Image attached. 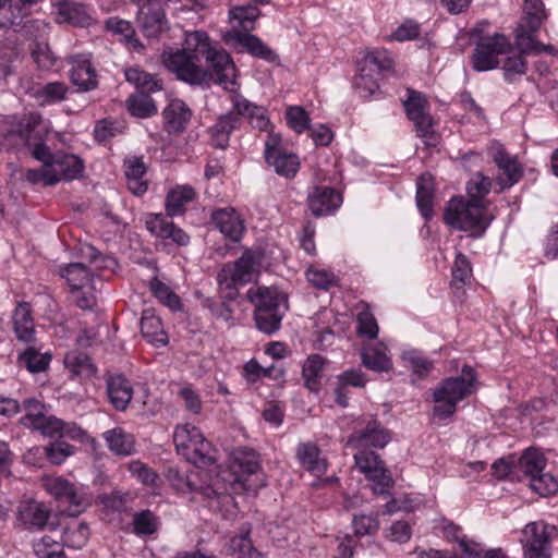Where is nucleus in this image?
<instances>
[{"instance_id": "obj_29", "label": "nucleus", "mask_w": 558, "mask_h": 558, "mask_svg": "<svg viewBox=\"0 0 558 558\" xmlns=\"http://www.w3.org/2000/svg\"><path fill=\"white\" fill-rule=\"evenodd\" d=\"M191 116V110L182 100H172L163 110L167 131L169 133L182 132L189 123Z\"/></svg>"}, {"instance_id": "obj_28", "label": "nucleus", "mask_w": 558, "mask_h": 558, "mask_svg": "<svg viewBox=\"0 0 558 558\" xmlns=\"http://www.w3.org/2000/svg\"><path fill=\"white\" fill-rule=\"evenodd\" d=\"M141 332L149 343L156 344L157 347L166 345L168 342V336L163 330L161 320L151 308L143 311Z\"/></svg>"}, {"instance_id": "obj_27", "label": "nucleus", "mask_w": 558, "mask_h": 558, "mask_svg": "<svg viewBox=\"0 0 558 558\" xmlns=\"http://www.w3.org/2000/svg\"><path fill=\"white\" fill-rule=\"evenodd\" d=\"M296 457L308 472L319 477L327 470V461L320 456L319 448L312 442L300 444L296 449Z\"/></svg>"}, {"instance_id": "obj_6", "label": "nucleus", "mask_w": 558, "mask_h": 558, "mask_svg": "<svg viewBox=\"0 0 558 558\" xmlns=\"http://www.w3.org/2000/svg\"><path fill=\"white\" fill-rule=\"evenodd\" d=\"M83 256L89 262L92 266L90 269L83 263H71L60 270L61 276L69 283L71 291L90 288L95 271L109 268L116 264V260L112 257L104 256L99 251L90 245L83 248Z\"/></svg>"}, {"instance_id": "obj_46", "label": "nucleus", "mask_w": 558, "mask_h": 558, "mask_svg": "<svg viewBox=\"0 0 558 558\" xmlns=\"http://www.w3.org/2000/svg\"><path fill=\"white\" fill-rule=\"evenodd\" d=\"M270 166H272L276 172L286 178H292L299 170V158L294 154H287L284 151L278 153L266 160Z\"/></svg>"}, {"instance_id": "obj_34", "label": "nucleus", "mask_w": 558, "mask_h": 558, "mask_svg": "<svg viewBox=\"0 0 558 558\" xmlns=\"http://www.w3.org/2000/svg\"><path fill=\"white\" fill-rule=\"evenodd\" d=\"M89 538V526L86 522L71 520L62 530L61 545L74 549L82 548Z\"/></svg>"}, {"instance_id": "obj_41", "label": "nucleus", "mask_w": 558, "mask_h": 558, "mask_svg": "<svg viewBox=\"0 0 558 558\" xmlns=\"http://www.w3.org/2000/svg\"><path fill=\"white\" fill-rule=\"evenodd\" d=\"M416 204L425 219L433 217L434 189L429 175H421L417 179Z\"/></svg>"}, {"instance_id": "obj_60", "label": "nucleus", "mask_w": 558, "mask_h": 558, "mask_svg": "<svg viewBox=\"0 0 558 558\" xmlns=\"http://www.w3.org/2000/svg\"><path fill=\"white\" fill-rule=\"evenodd\" d=\"M492 474L499 481L505 480L506 477L520 480L519 472L517 470V459L513 457H507L496 460L492 464Z\"/></svg>"}, {"instance_id": "obj_39", "label": "nucleus", "mask_w": 558, "mask_h": 558, "mask_svg": "<svg viewBox=\"0 0 558 558\" xmlns=\"http://www.w3.org/2000/svg\"><path fill=\"white\" fill-rule=\"evenodd\" d=\"M326 364V359L319 354H311L304 362L302 377L305 387L311 391H318L320 387V377Z\"/></svg>"}, {"instance_id": "obj_5", "label": "nucleus", "mask_w": 558, "mask_h": 558, "mask_svg": "<svg viewBox=\"0 0 558 558\" xmlns=\"http://www.w3.org/2000/svg\"><path fill=\"white\" fill-rule=\"evenodd\" d=\"M259 258L246 251L233 264H226L217 275V282L222 298L234 300L238 295L236 284L247 283L257 271Z\"/></svg>"}, {"instance_id": "obj_26", "label": "nucleus", "mask_w": 558, "mask_h": 558, "mask_svg": "<svg viewBox=\"0 0 558 558\" xmlns=\"http://www.w3.org/2000/svg\"><path fill=\"white\" fill-rule=\"evenodd\" d=\"M248 300L257 308V300L264 303V307L270 311H287L288 300L284 293L274 287H252L247 291Z\"/></svg>"}, {"instance_id": "obj_9", "label": "nucleus", "mask_w": 558, "mask_h": 558, "mask_svg": "<svg viewBox=\"0 0 558 558\" xmlns=\"http://www.w3.org/2000/svg\"><path fill=\"white\" fill-rule=\"evenodd\" d=\"M38 123V118L31 116L26 126L29 128ZM20 137L25 142L27 147L31 149L32 156L40 161L43 165L39 169H27L24 173V178L31 184L43 183L45 186H52L58 183V178L47 168L48 158V146L41 142H32V131L19 130Z\"/></svg>"}, {"instance_id": "obj_35", "label": "nucleus", "mask_w": 558, "mask_h": 558, "mask_svg": "<svg viewBox=\"0 0 558 558\" xmlns=\"http://www.w3.org/2000/svg\"><path fill=\"white\" fill-rule=\"evenodd\" d=\"M41 349L36 341L35 344H27V348L19 356L20 363L31 373L44 372L50 364L51 355L48 352H41Z\"/></svg>"}, {"instance_id": "obj_61", "label": "nucleus", "mask_w": 558, "mask_h": 558, "mask_svg": "<svg viewBox=\"0 0 558 558\" xmlns=\"http://www.w3.org/2000/svg\"><path fill=\"white\" fill-rule=\"evenodd\" d=\"M234 463L239 466V469L246 474H256L259 469V457L257 452L252 449H242L239 450Z\"/></svg>"}, {"instance_id": "obj_58", "label": "nucleus", "mask_w": 558, "mask_h": 558, "mask_svg": "<svg viewBox=\"0 0 558 558\" xmlns=\"http://www.w3.org/2000/svg\"><path fill=\"white\" fill-rule=\"evenodd\" d=\"M354 462L357 470L364 475H368L369 472L384 464V461L374 451L361 448L354 454Z\"/></svg>"}, {"instance_id": "obj_55", "label": "nucleus", "mask_w": 558, "mask_h": 558, "mask_svg": "<svg viewBox=\"0 0 558 558\" xmlns=\"http://www.w3.org/2000/svg\"><path fill=\"white\" fill-rule=\"evenodd\" d=\"M372 73L366 66H361L360 74L354 77L353 85L362 97H371L379 89L377 80L374 78Z\"/></svg>"}, {"instance_id": "obj_38", "label": "nucleus", "mask_w": 558, "mask_h": 558, "mask_svg": "<svg viewBox=\"0 0 558 558\" xmlns=\"http://www.w3.org/2000/svg\"><path fill=\"white\" fill-rule=\"evenodd\" d=\"M257 308L254 310V318L256 327L259 331L271 335L280 328V324L286 311H270L264 307V303L259 300Z\"/></svg>"}, {"instance_id": "obj_45", "label": "nucleus", "mask_w": 558, "mask_h": 558, "mask_svg": "<svg viewBox=\"0 0 558 558\" xmlns=\"http://www.w3.org/2000/svg\"><path fill=\"white\" fill-rule=\"evenodd\" d=\"M260 11L255 5H235L230 9L229 16L231 21L238 22L241 32L254 29V23L259 17Z\"/></svg>"}, {"instance_id": "obj_32", "label": "nucleus", "mask_w": 558, "mask_h": 558, "mask_svg": "<svg viewBox=\"0 0 558 558\" xmlns=\"http://www.w3.org/2000/svg\"><path fill=\"white\" fill-rule=\"evenodd\" d=\"M125 178L129 190L134 195H142L147 191V181L144 180L146 166L141 157L125 159Z\"/></svg>"}, {"instance_id": "obj_62", "label": "nucleus", "mask_w": 558, "mask_h": 558, "mask_svg": "<svg viewBox=\"0 0 558 558\" xmlns=\"http://www.w3.org/2000/svg\"><path fill=\"white\" fill-rule=\"evenodd\" d=\"M288 125L296 133H302L310 128V117L300 106L289 107L286 111Z\"/></svg>"}, {"instance_id": "obj_19", "label": "nucleus", "mask_w": 558, "mask_h": 558, "mask_svg": "<svg viewBox=\"0 0 558 558\" xmlns=\"http://www.w3.org/2000/svg\"><path fill=\"white\" fill-rule=\"evenodd\" d=\"M474 390L473 376L470 377H450L442 381L441 386L434 392V401L441 403L444 400H448L453 403H458L466 396L471 395Z\"/></svg>"}, {"instance_id": "obj_14", "label": "nucleus", "mask_w": 558, "mask_h": 558, "mask_svg": "<svg viewBox=\"0 0 558 558\" xmlns=\"http://www.w3.org/2000/svg\"><path fill=\"white\" fill-rule=\"evenodd\" d=\"M408 118L414 123L416 134L427 138L433 135V119L428 113L426 96L417 90L408 88V98L403 101Z\"/></svg>"}, {"instance_id": "obj_53", "label": "nucleus", "mask_w": 558, "mask_h": 558, "mask_svg": "<svg viewBox=\"0 0 558 558\" xmlns=\"http://www.w3.org/2000/svg\"><path fill=\"white\" fill-rule=\"evenodd\" d=\"M62 7L60 13L70 24L80 27H85L90 24L92 16L87 13L83 4L70 3Z\"/></svg>"}, {"instance_id": "obj_59", "label": "nucleus", "mask_w": 558, "mask_h": 558, "mask_svg": "<svg viewBox=\"0 0 558 558\" xmlns=\"http://www.w3.org/2000/svg\"><path fill=\"white\" fill-rule=\"evenodd\" d=\"M307 281L315 288L327 290L336 284V276L332 271L311 266L306 270Z\"/></svg>"}, {"instance_id": "obj_8", "label": "nucleus", "mask_w": 558, "mask_h": 558, "mask_svg": "<svg viewBox=\"0 0 558 558\" xmlns=\"http://www.w3.org/2000/svg\"><path fill=\"white\" fill-rule=\"evenodd\" d=\"M173 442L177 451L189 462L206 464L210 461V444L197 427L190 424L177 426L173 433Z\"/></svg>"}, {"instance_id": "obj_43", "label": "nucleus", "mask_w": 558, "mask_h": 558, "mask_svg": "<svg viewBox=\"0 0 558 558\" xmlns=\"http://www.w3.org/2000/svg\"><path fill=\"white\" fill-rule=\"evenodd\" d=\"M69 90L64 82H49L35 90V98L41 105L57 104L66 98Z\"/></svg>"}, {"instance_id": "obj_37", "label": "nucleus", "mask_w": 558, "mask_h": 558, "mask_svg": "<svg viewBox=\"0 0 558 558\" xmlns=\"http://www.w3.org/2000/svg\"><path fill=\"white\" fill-rule=\"evenodd\" d=\"M109 449L118 456H130L134 452V438L123 428L116 427L104 433Z\"/></svg>"}, {"instance_id": "obj_22", "label": "nucleus", "mask_w": 558, "mask_h": 558, "mask_svg": "<svg viewBox=\"0 0 558 558\" xmlns=\"http://www.w3.org/2000/svg\"><path fill=\"white\" fill-rule=\"evenodd\" d=\"M13 331L16 339L26 344H35L36 329L32 308L27 302H20L12 314Z\"/></svg>"}, {"instance_id": "obj_21", "label": "nucleus", "mask_w": 558, "mask_h": 558, "mask_svg": "<svg viewBox=\"0 0 558 558\" xmlns=\"http://www.w3.org/2000/svg\"><path fill=\"white\" fill-rule=\"evenodd\" d=\"M341 202V195L329 186H316L307 196L308 208L316 217L331 214Z\"/></svg>"}, {"instance_id": "obj_64", "label": "nucleus", "mask_w": 558, "mask_h": 558, "mask_svg": "<svg viewBox=\"0 0 558 558\" xmlns=\"http://www.w3.org/2000/svg\"><path fill=\"white\" fill-rule=\"evenodd\" d=\"M402 360L407 367L411 368L413 373L420 377L426 375L433 367V363L427 359L423 357L415 351L404 352Z\"/></svg>"}, {"instance_id": "obj_47", "label": "nucleus", "mask_w": 558, "mask_h": 558, "mask_svg": "<svg viewBox=\"0 0 558 558\" xmlns=\"http://www.w3.org/2000/svg\"><path fill=\"white\" fill-rule=\"evenodd\" d=\"M250 530H242L240 535L233 536L228 544V551L238 555L240 558H259L248 537Z\"/></svg>"}, {"instance_id": "obj_50", "label": "nucleus", "mask_w": 558, "mask_h": 558, "mask_svg": "<svg viewBox=\"0 0 558 558\" xmlns=\"http://www.w3.org/2000/svg\"><path fill=\"white\" fill-rule=\"evenodd\" d=\"M452 286L456 288H462L471 282L472 279V267L470 260L462 253L456 255V259L452 266Z\"/></svg>"}, {"instance_id": "obj_31", "label": "nucleus", "mask_w": 558, "mask_h": 558, "mask_svg": "<svg viewBox=\"0 0 558 558\" xmlns=\"http://www.w3.org/2000/svg\"><path fill=\"white\" fill-rule=\"evenodd\" d=\"M196 191L191 185H177L166 196L167 215L174 217L185 211V205L196 198Z\"/></svg>"}, {"instance_id": "obj_48", "label": "nucleus", "mask_w": 558, "mask_h": 558, "mask_svg": "<svg viewBox=\"0 0 558 558\" xmlns=\"http://www.w3.org/2000/svg\"><path fill=\"white\" fill-rule=\"evenodd\" d=\"M392 65L390 53L385 49H376L366 53L361 66H366L369 72L380 73L390 70Z\"/></svg>"}, {"instance_id": "obj_42", "label": "nucleus", "mask_w": 558, "mask_h": 558, "mask_svg": "<svg viewBox=\"0 0 558 558\" xmlns=\"http://www.w3.org/2000/svg\"><path fill=\"white\" fill-rule=\"evenodd\" d=\"M89 505V499L86 493L75 486L71 485V489H68L65 496L61 499L60 506L64 507L63 512L69 517H76L82 513Z\"/></svg>"}, {"instance_id": "obj_7", "label": "nucleus", "mask_w": 558, "mask_h": 558, "mask_svg": "<svg viewBox=\"0 0 558 558\" xmlns=\"http://www.w3.org/2000/svg\"><path fill=\"white\" fill-rule=\"evenodd\" d=\"M203 59L206 60L208 70L211 73L210 82L221 85L225 89L232 94L235 86L236 69L230 54L222 48L214 46L210 43L208 35L205 33L203 40Z\"/></svg>"}, {"instance_id": "obj_16", "label": "nucleus", "mask_w": 558, "mask_h": 558, "mask_svg": "<svg viewBox=\"0 0 558 558\" xmlns=\"http://www.w3.org/2000/svg\"><path fill=\"white\" fill-rule=\"evenodd\" d=\"M228 40L241 51H246L255 58L270 63L279 62V56L266 44L250 32L233 31L228 34Z\"/></svg>"}, {"instance_id": "obj_18", "label": "nucleus", "mask_w": 558, "mask_h": 558, "mask_svg": "<svg viewBox=\"0 0 558 558\" xmlns=\"http://www.w3.org/2000/svg\"><path fill=\"white\" fill-rule=\"evenodd\" d=\"M391 439L390 433L375 420L367 422L361 430H355L348 439L349 446L384 448Z\"/></svg>"}, {"instance_id": "obj_11", "label": "nucleus", "mask_w": 558, "mask_h": 558, "mask_svg": "<svg viewBox=\"0 0 558 558\" xmlns=\"http://www.w3.org/2000/svg\"><path fill=\"white\" fill-rule=\"evenodd\" d=\"M511 43L504 34H494L493 36L481 37L472 56V65L475 71H488L498 66L499 54L510 52Z\"/></svg>"}, {"instance_id": "obj_56", "label": "nucleus", "mask_w": 558, "mask_h": 558, "mask_svg": "<svg viewBox=\"0 0 558 558\" xmlns=\"http://www.w3.org/2000/svg\"><path fill=\"white\" fill-rule=\"evenodd\" d=\"M150 290L154 295L171 310H178L181 306L180 298L171 289L158 279L150 281Z\"/></svg>"}, {"instance_id": "obj_3", "label": "nucleus", "mask_w": 558, "mask_h": 558, "mask_svg": "<svg viewBox=\"0 0 558 558\" xmlns=\"http://www.w3.org/2000/svg\"><path fill=\"white\" fill-rule=\"evenodd\" d=\"M488 206L487 199L452 197L444 218L450 227L481 236L494 219V215L488 213Z\"/></svg>"}, {"instance_id": "obj_24", "label": "nucleus", "mask_w": 558, "mask_h": 558, "mask_svg": "<svg viewBox=\"0 0 558 558\" xmlns=\"http://www.w3.org/2000/svg\"><path fill=\"white\" fill-rule=\"evenodd\" d=\"M50 509L41 501L24 500L17 509V518L26 529L41 530L48 524Z\"/></svg>"}, {"instance_id": "obj_52", "label": "nucleus", "mask_w": 558, "mask_h": 558, "mask_svg": "<svg viewBox=\"0 0 558 558\" xmlns=\"http://www.w3.org/2000/svg\"><path fill=\"white\" fill-rule=\"evenodd\" d=\"M26 15L23 7L13 4L12 0H7L0 5V27L20 25Z\"/></svg>"}, {"instance_id": "obj_13", "label": "nucleus", "mask_w": 558, "mask_h": 558, "mask_svg": "<svg viewBox=\"0 0 558 558\" xmlns=\"http://www.w3.org/2000/svg\"><path fill=\"white\" fill-rule=\"evenodd\" d=\"M488 154L498 168L495 181L499 186V192L510 189L521 180L523 175L522 166L518 158L510 155L500 143L493 142L488 147Z\"/></svg>"}, {"instance_id": "obj_10", "label": "nucleus", "mask_w": 558, "mask_h": 558, "mask_svg": "<svg viewBox=\"0 0 558 558\" xmlns=\"http://www.w3.org/2000/svg\"><path fill=\"white\" fill-rule=\"evenodd\" d=\"M557 535L554 525L530 522L522 530L521 544L525 558H550V542Z\"/></svg>"}, {"instance_id": "obj_15", "label": "nucleus", "mask_w": 558, "mask_h": 558, "mask_svg": "<svg viewBox=\"0 0 558 558\" xmlns=\"http://www.w3.org/2000/svg\"><path fill=\"white\" fill-rule=\"evenodd\" d=\"M66 62L71 65L70 82L77 88V92L86 93L97 88L98 75L88 54H71L66 57Z\"/></svg>"}, {"instance_id": "obj_54", "label": "nucleus", "mask_w": 558, "mask_h": 558, "mask_svg": "<svg viewBox=\"0 0 558 558\" xmlns=\"http://www.w3.org/2000/svg\"><path fill=\"white\" fill-rule=\"evenodd\" d=\"M133 526L137 535H150L158 530L159 520L150 510H143L134 515Z\"/></svg>"}, {"instance_id": "obj_12", "label": "nucleus", "mask_w": 558, "mask_h": 558, "mask_svg": "<svg viewBox=\"0 0 558 558\" xmlns=\"http://www.w3.org/2000/svg\"><path fill=\"white\" fill-rule=\"evenodd\" d=\"M137 7L135 22L146 37L157 38L168 29V20L160 0H131Z\"/></svg>"}, {"instance_id": "obj_49", "label": "nucleus", "mask_w": 558, "mask_h": 558, "mask_svg": "<svg viewBox=\"0 0 558 558\" xmlns=\"http://www.w3.org/2000/svg\"><path fill=\"white\" fill-rule=\"evenodd\" d=\"M65 367L76 376L89 375L94 372L90 359L86 353L78 351L68 352L64 356Z\"/></svg>"}, {"instance_id": "obj_4", "label": "nucleus", "mask_w": 558, "mask_h": 558, "mask_svg": "<svg viewBox=\"0 0 558 558\" xmlns=\"http://www.w3.org/2000/svg\"><path fill=\"white\" fill-rule=\"evenodd\" d=\"M546 17L541 0L524 1L523 15L514 29V46L518 51L525 54L556 53L554 46L536 39V33Z\"/></svg>"}, {"instance_id": "obj_63", "label": "nucleus", "mask_w": 558, "mask_h": 558, "mask_svg": "<svg viewBox=\"0 0 558 558\" xmlns=\"http://www.w3.org/2000/svg\"><path fill=\"white\" fill-rule=\"evenodd\" d=\"M525 53L508 57L502 65L504 74L507 81H513L517 76L524 75L527 71V64L523 58Z\"/></svg>"}, {"instance_id": "obj_2", "label": "nucleus", "mask_w": 558, "mask_h": 558, "mask_svg": "<svg viewBox=\"0 0 558 558\" xmlns=\"http://www.w3.org/2000/svg\"><path fill=\"white\" fill-rule=\"evenodd\" d=\"M230 100L232 109L219 117L216 124L210 129L215 146L218 148L227 147L230 134L240 126L242 118L247 119L253 128L260 131H266L269 125L264 107L251 102L236 90H232Z\"/></svg>"}, {"instance_id": "obj_17", "label": "nucleus", "mask_w": 558, "mask_h": 558, "mask_svg": "<svg viewBox=\"0 0 558 558\" xmlns=\"http://www.w3.org/2000/svg\"><path fill=\"white\" fill-rule=\"evenodd\" d=\"M25 415L21 418L23 425L40 432L43 435L51 434L50 430L57 428L59 418L48 415L46 407L35 399H28L24 402Z\"/></svg>"}, {"instance_id": "obj_44", "label": "nucleus", "mask_w": 558, "mask_h": 558, "mask_svg": "<svg viewBox=\"0 0 558 558\" xmlns=\"http://www.w3.org/2000/svg\"><path fill=\"white\" fill-rule=\"evenodd\" d=\"M149 94L136 93L126 99V106L132 116L148 118L157 112V107Z\"/></svg>"}, {"instance_id": "obj_23", "label": "nucleus", "mask_w": 558, "mask_h": 558, "mask_svg": "<svg viewBox=\"0 0 558 558\" xmlns=\"http://www.w3.org/2000/svg\"><path fill=\"white\" fill-rule=\"evenodd\" d=\"M210 219L226 238L233 242L240 241L244 231V223L232 207L214 210Z\"/></svg>"}, {"instance_id": "obj_25", "label": "nucleus", "mask_w": 558, "mask_h": 558, "mask_svg": "<svg viewBox=\"0 0 558 558\" xmlns=\"http://www.w3.org/2000/svg\"><path fill=\"white\" fill-rule=\"evenodd\" d=\"M107 395L112 407L118 411L126 410L133 398L130 380L121 374L111 375L106 380Z\"/></svg>"}, {"instance_id": "obj_30", "label": "nucleus", "mask_w": 558, "mask_h": 558, "mask_svg": "<svg viewBox=\"0 0 558 558\" xmlns=\"http://www.w3.org/2000/svg\"><path fill=\"white\" fill-rule=\"evenodd\" d=\"M125 81L135 86L138 93H155L162 89V81L155 74L144 71L138 65L124 70Z\"/></svg>"}, {"instance_id": "obj_20", "label": "nucleus", "mask_w": 558, "mask_h": 558, "mask_svg": "<svg viewBox=\"0 0 558 558\" xmlns=\"http://www.w3.org/2000/svg\"><path fill=\"white\" fill-rule=\"evenodd\" d=\"M147 230L163 240H172L173 243L184 246L190 242V236L172 221L161 214H151L146 219Z\"/></svg>"}, {"instance_id": "obj_33", "label": "nucleus", "mask_w": 558, "mask_h": 558, "mask_svg": "<svg viewBox=\"0 0 558 558\" xmlns=\"http://www.w3.org/2000/svg\"><path fill=\"white\" fill-rule=\"evenodd\" d=\"M545 466L546 458L544 453L535 448L526 449L522 456L517 459V470L520 478L524 475L532 481V477L543 472Z\"/></svg>"}, {"instance_id": "obj_51", "label": "nucleus", "mask_w": 558, "mask_h": 558, "mask_svg": "<svg viewBox=\"0 0 558 558\" xmlns=\"http://www.w3.org/2000/svg\"><path fill=\"white\" fill-rule=\"evenodd\" d=\"M366 480L372 482V490L377 495H385L393 486V480L385 463L378 469L373 470L365 475Z\"/></svg>"}, {"instance_id": "obj_1", "label": "nucleus", "mask_w": 558, "mask_h": 558, "mask_svg": "<svg viewBox=\"0 0 558 558\" xmlns=\"http://www.w3.org/2000/svg\"><path fill=\"white\" fill-rule=\"evenodd\" d=\"M204 39L205 32H190L181 48L169 47L162 51V64L177 80L192 86L209 85L211 73L202 64Z\"/></svg>"}, {"instance_id": "obj_36", "label": "nucleus", "mask_w": 558, "mask_h": 558, "mask_svg": "<svg viewBox=\"0 0 558 558\" xmlns=\"http://www.w3.org/2000/svg\"><path fill=\"white\" fill-rule=\"evenodd\" d=\"M54 167H61L58 175L52 171V173L58 178V182L72 181L77 179L83 172V162L82 160L72 154L57 153L53 154Z\"/></svg>"}, {"instance_id": "obj_57", "label": "nucleus", "mask_w": 558, "mask_h": 558, "mask_svg": "<svg viewBox=\"0 0 558 558\" xmlns=\"http://www.w3.org/2000/svg\"><path fill=\"white\" fill-rule=\"evenodd\" d=\"M357 333L360 336L367 337L369 339H375L378 335V325L375 316L366 306L357 314Z\"/></svg>"}, {"instance_id": "obj_40", "label": "nucleus", "mask_w": 558, "mask_h": 558, "mask_svg": "<svg viewBox=\"0 0 558 558\" xmlns=\"http://www.w3.org/2000/svg\"><path fill=\"white\" fill-rule=\"evenodd\" d=\"M384 345H372L363 350V365L375 372H388L392 368L391 360L387 356Z\"/></svg>"}]
</instances>
